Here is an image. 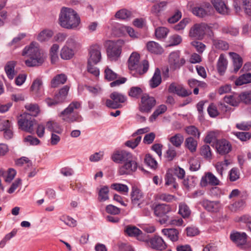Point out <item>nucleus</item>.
<instances>
[{
    "mask_svg": "<svg viewBox=\"0 0 251 251\" xmlns=\"http://www.w3.org/2000/svg\"><path fill=\"white\" fill-rule=\"evenodd\" d=\"M22 55L27 56L28 58L25 61L27 67H36L41 65L46 58L45 52L39 48L37 43L32 42L23 51Z\"/></svg>",
    "mask_w": 251,
    "mask_h": 251,
    "instance_id": "nucleus-1",
    "label": "nucleus"
},
{
    "mask_svg": "<svg viewBox=\"0 0 251 251\" xmlns=\"http://www.w3.org/2000/svg\"><path fill=\"white\" fill-rule=\"evenodd\" d=\"M59 21L60 25L62 27L73 29L78 25L80 18L73 9L63 7L60 13Z\"/></svg>",
    "mask_w": 251,
    "mask_h": 251,
    "instance_id": "nucleus-2",
    "label": "nucleus"
},
{
    "mask_svg": "<svg viewBox=\"0 0 251 251\" xmlns=\"http://www.w3.org/2000/svg\"><path fill=\"white\" fill-rule=\"evenodd\" d=\"M80 107V103L77 101H73L65 109L62 111L59 114L62 119L68 123L74 122H80L81 117L78 113L75 112V109H78Z\"/></svg>",
    "mask_w": 251,
    "mask_h": 251,
    "instance_id": "nucleus-3",
    "label": "nucleus"
},
{
    "mask_svg": "<svg viewBox=\"0 0 251 251\" xmlns=\"http://www.w3.org/2000/svg\"><path fill=\"white\" fill-rule=\"evenodd\" d=\"M124 44V41L121 39L116 41L108 40L105 42L107 56L110 60H116L118 59L121 53L122 47Z\"/></svg>",
    "mask_w": 251,
    "mask_h": 251,
    "instance_id": "nucleus-4",
    "label": "nucleus"
},
{
    "mask_svg": "<svg viewBox=\"0 0 251 251\" xmlns=\"http://www.w3.org/2000/svg\"><path fill=\"white\" fill-rule=\"evenodd\" d=\"M18 124L20 128L23 130L32 133L34 131L33 126L36 124V120L29 114L24 113L21 115Z\"/></svg>",
    "mask_w": 251,
    "mask_h": 251,
    "instance_id": "nucleus-5",
    "label": "nucleus"
},
{
    "mask_svg": "<svg viewBox=\"0 0 251 251\" xmlns=\"http://www.w3.org/2000/svg\"><path fill=\"white\" fill-rule=\"evenodd\" d=\"M171 211L170 205L165 204H159L155 206L154 212L156 216L160 217L159 222L161 224L168 223L169 216L167 214Z\"/></svg>",
    "mask_w": 251,
    "mask_h": 251,
    "instance_id": "nucleus-6",
    "label": "nucleus"
},
{
    "mask_svg": "<svg viewBox=\"0 0 251 251\" xmlns=\"http://www.w3.org/2000/svg\"><path fill=\"white\" fill-rule=\"evenodd\" d=\"M111 100L107 99L105 104L108 107L117 109L121 107V103H123L126 100V97L117 92H114L110 95Z\"/></svg>",
    "mask_w": 251,
    "mask_h": 251,
    "instance_id": "nucleus-7",
    "label": "nucleus"
},
{
    "mask_svg": "<svg viewBox=\"0 0 251 251\" xmlns=\"http://www.w3.org/2000/svg\"><path fill=\"white\" fill-rule=\"evenodd\" d=\"M192 12L195 16L203 18L212 15L213 9L209 3L204 2L202 6H197L192 8Z\"/></svg>",
    "mask_w": 251,
    "mask_h": 251,
    "instance_id": "nucleus-8",
    "label": "nucleus"
},
{
    "mask_svg": "<svg viewBox=\"0 0 251 251\" xmlns=\"http://www.w3.org/2000/svg\"><path fill=\"white\" fill-rule=\"evenodd\" d=\"M155 104L156 100L153 97H150L147 94H144L141 97L139 109L142 112L149 113Z\"/></svg>",
    "mask_w": 251,
    "mask_h": 251,
    "instance_id": "nucleus-9",
    "label": "nucleus"
},
{
    "mask_svg": "<svg viewBox=\"0 0 251 251\" xmlns=\"http://www.w3.org/2000/svg\"><path fill=\"white\" fill-rule=\"evenodd\" d=\"M207 25L205 23L195 24L189 31V36L198 40H201L205 35Z\"/></svg>",
    "mask_w": 251,
    "mask_h": 251,
    "instance_id": "nucleus-10",
    "label": "nucleus"
},
{
    "mask_svg": "<svg viewBox=\"0 0 251 251\" xmlns=\"http://www.w3.org/2000/svg\"><path fill=\"white\" fill-rule=\"evenodd\" d=\"M137 168V164L132 157L120 167L119 173L120 175H130L136 170Z\"/></svg>",
    "mask_w": 251,
    "mask_h": 251,
    "instance_id": "nucleus-11",
    "label": "nucleus"
},
{
    "mask_svg": "<svg viewBox=\"0 0 251 251\" xmlns=\"http://www.w3.org/2000/svg\"><path fill=\"white\" fill-rule=\"evenodd\" d=\"M215 146L217 152L221 155L229 153L232 149L230 143L225 139L216 140Z\"/></svg>",
    "mask_w": 251,
    "mask_h": 251,
    "instance_id": "nucleus-12",
    "label": "nucleus"
},
{
    "mask_svg": "<svg viewBox=\"0 0 251 251\" xmlns=\"http://www.w3.org/2000/svg\"><path fill=\"white\" fill-rule=\"evenodd\" d=\"M132 157V154L125 151H117L112 155V160L118 163H124Z\"/></svg>",
    "mask_w": 251,
    "mask_h": 251,
    "instance_id": "nucleus-13",
    "label": "nucleus"
},
{
    "mask_svg": "<svg viewBox=\"0 0 251 251\" xmlns=\"http://www.w3.org/2000/svg\"><path fill=\"white\" fill-rule=\"evenodd\" d=\"M101 48L98 45L92 46L89 50V58L88 62H93L94 64H97L101 59Z\"/></svg>",
    "mask_w": 251,
    "mask_h": 251,
    "instance_id": "nucleus-14",
    "label": "nucleus"
},
{
    "mask_svg": "<svg viewBox=\"0 0 251 251\" xmlns=\"http://www.w3.org/2000/svg\"><path fill=\"white\" fill-rule=\"evenodd\" d=\"M169 62L171 67L174 69L179 68L185 62L183 58H179V54L177 52H172L169 56Z\"/></svg>",
    "mask_w": 251,
    "mask_h": 251,
    "instance_id": "nucleus-15",
    "label": "nucleus"
},
{
    "mask_svg": "<svg viewBox=\"0 0 251 251\" xmlns=\"http://www.w3.org/2000/svg\"><path fill=\"white\" fill-rule=\"evenodd\" d=\"M168 91L170 93H174L181 97H186L192 94L191 91L186 90L183 86L172 83L169 87Z\"/></svg>",
    "mask_w": 251,
    "mask_h": 251,
    "instance_id": "nucleus-16",
    "label": "nucleus"
},
{
    "mask_svg": "<svg viewBox=\"0 0 251 251\" xmlns=\"http://www.w3.org/2000/svg\"><path fill=\"white\" fill-rule=\"evenodd\" d=\"M212 4L219 14L226 15L229 13V9L223 0H211Z\"/></svg>",
    "mask_w": 251,
    "mask_h": 251,
    "instance_id": "nucleus-17",
    "label": "nucleus"
},
{
    "mask_svg": "<svg viewBox=\"0 0 251 251\" xmlns=\"http://www.w3.org/2000/svg\"><path fill=\"white\" fill-rule=\"evenodd\" d=\"M208 184L211 185H218L219 180L211 173H207L204 176H203L201 181V185L203 187L207 186Z\"/></svg>",
    "mask_w": 251,
    "mask_h": 251,
    "instance_id": "nucleus-18",
    "label": "nucleus"
},
{
    "mask_svg": "<svg viewBox=\"0 0 251 251\" xmlns=\"http://www.w3.org/2000/svg\"><path fill=\"white\" fill-rule=\"evenodd\" d=\"M140 55L136 52H134L130 55L128 60V67L130 72L132 70H138L137 65L140 63Z\"/></svg>",
    "mask_w": 251,
    "mask_h": 251,
    "instance_id": "nucleus-19",
    "label": "nucleus"
},
{
    "mask_svg": "<svg viewBox=\"0 0 251 251\" xmlns=\"http://www.w3.org/2000/svg\"><path fill=\"white\" fill-rule=\"evenodd\" d=\"M150 243L151 247L156 250L162 251L166 248V244L163 240L158 236H155L154 237L150 239Z\"/></svg>",
    "mask_w": 251,
    "mask_h": 251,
    "instance_id": "nucleus-20",
    "label": "nucleus"
},
{
    "mask_svg": "<svg viewBox=\"0 0 251 251\" xmlns=\"http://www.w3.org/2000/svg\"><path fill=\"white\" fill-rule=\"evenodd\" d=\"M138 70H132L131 74L136 77L145 74L148 70L149 64L147 60H144L137 65Z\"/></svg>",
    "mask_w": 251,
    "mask_h": 251,
    "instance_id": "nucleus-21",
    "label": "nucleus"
},
{
    "mask_svg": "<svg viewBox=\"0 0 251 251\" xmlns=\"http://www.w3.org/2000/svg\"><path fill=\"white\" fill-rule=\"evenodd\" d=\"M131 199L133 204H137L138 206L140 207V204L143 200L142 192L137 188H133L131 194Z\"/></svg>",
    "mask_w": 251,
    "mask_h": 251,
    "instance_id": "nucleus-22",
    "label": "nucleus"
},
{
    "mask_svg": "<svg viewBox=\"0 0 251 251\" xmlns=\"http://www.w3.org/2000/svg\"><path fill=\"white\" fill-rule=\"evenodd\" d=\"M202 205L207 210L211 212H217L219 211L221 204L218 201H209L208 200L203 201Z\"/></svg>",
    "mask_w": 251,
    "mask_h": 251,
    "instance_id": "nucleus-23",
    "label": "nucleus"
},
{
    "mask_svg": "<svg viewBox=\"0 0 251 251\" xmlns=\"http://www.w3.org/2000/svg\"><path fill=\"white\" fill-rule=\"evenodd\" d=\"M230 239L237 246H242L246 243L247 235L245 233L236 232L231 234Z\"/></svg>",
    "mask_w": 251,
    "mask_h": 251,
    "instance_id": "nucleus-24",
    "label": "nucleus"
},
{
    "mask_svg": "<svg viewBox=\"0 0 251 251\" xmlns=\"http://www.w3.org/2000/svg\"><path fill=\"white\" fill-rule=\"evenodd\" d=\"M67 80V76L64 74H58L54 76L50 81L51 88H56L64 84Z\"/></svg>",
    "mask_w": 251,
    "mask_h": 251,
    "instance_id": "nucleus-25",
    "label": "nucleus"
},
{
    "mask_svg": "<svg viewBox=\"0 0 251 251\" xmlns=\"http://www.w3.org/2000/svg\"><path fill=\"white\" fill-rule=\"evenodd\" d=\"M148 51L155 54H161L163 52V48L156 42L149 41L146 44Z\"/></svg>",
    "mask_w": 251,
    "mask_h": 251,
    "instance_id": "nucleus-26",
    "label": "nucleus"
},
{
    "mask_svg": "<svg viewBox=\"0 0 251 251\" xmlns=\"http://www.w3.org/2000/svg\"><path fill=\"white\" fill-rule=\"evenodd\" d=\"M161 81L160 71L158 68H156L153 75L150 81V86L152 88H156L160 84Z\"/></svg>",
    "mask_w": 251,
    "mask_h": 251,
    "instance_id": "nucleus-27",
    "label": "nucleus"
},
{
    "mask_svg": "<svg viewBox=\"0 0 251 251\" xmlns=\"http://www.w3.org/2000/svg\"><path fill=\"white\" fill-rule=\"evenodd\" d=\"M162 232L173 242L176 241L178 239L179 232L175 228L163 229Z\"/></svg>",
    "mask_w": 251,
    "mask_h": 251,
    "instance_id": "nucleus-28",
    "label": "nucleus"
},
{
    "mask_svg": "<svg viewBox=\"0 0 251 251\" xmlns=\"http://www.w3.org/2000/svg\"><path fill=\"white\" fill-rule=\"evenodd\" d=\"M16 64V61H11L8 62L5 66L4 70L6 74L8 77L10 79H12L16 74L14 70Z\"/></svg>",
    "mask_w": 251,
    "mask_h": 251,
    "instance_id": "nucleus-29",
    "label": "nucleus"
},
{
    "mask_svg": "<svg viewBox=\"0 0 251 251\" xmlns=\"http://www.w3.org/2000/svg\"><path fill=\"white\" fill-rule=\"evenodd\" d=\"M25 108L28 112H26L31 117H36L40 113L39 105L36 103H28L25 105Z\"/></svg>",
    "mask_w": 251,
    "mask_h": 251,
    "instance_id": "nucleus-30",
    "label": "nucleus"
},
{
    "mask_svg": "<svg viewBox=\"0 0 251 251\" xmlns=\"http://www.w3.org/2000/svg\"><path fill=\"white\" fill-rule=\"evenodd\" d=\"M229 54L232 57L234 71L236 73L242 66L243 59L238 54L235 52H230Z\"/></svg>",
    "mask_w": 251,
    "mask_h": 251,
    "instance_id": "nucleus-31",
    "label": "nucleus"
},
{
    "mask_svg": "<svg viewBox=\"0 0 251 251\" xmlns=\"http://www.w3.org/2000/svg\"><path fill=\"white\" fill-rule=\"evenodd\" d=\"M227 62L223 54L220 55L217 62V70L218 72L222 75L226 69Z\"/></svg>",
    "mask_w": 251,
    "mask_h": 251,
    "instance_id": "nucleus-32",
    "label": "nucleus"
},
{
    "mask_svg": "<svg viewBox=\"0 0 251 251\" xmlns=\"http://www.w3.org/2000/svg\"><path fill=\"white\" fill-rule=\"evenodd\" d=\"M53 32L50 29H44L40 32L37 36V40L40 42L49 40L53 35Z\"/></svg>",
    "mask_w": 251,
    "mask_h": 251,
    "instance_id": "nucleus-33",
    "label": "nucleus"
},
{
    "mask_svg": "<svg viewBox=\"0 0 251 251\" xmlns=\"http://www.w3.org/2000/svg\"><path fill=\"white\" fill-rule=\"evenodd\" d=\"M225 101L233 106H236L240 102L239 95L234 94L233 95L226 96L224 98Z\"/></svg>",
    "mask_w": 251,
    "mask_h": 251,
    "instance_id": "nucleus-34",
    "label": "nucleus"
},
{
    "mask_svg": "<svg viewBox=\"0 0 251 251\" xmlns=\"http://www.w3.org/2000/svg\"><path fill=\"white\" fill-rule=\"evenodd\" d=\"M213 45L217 49L221 50H227L229 48L228 44L225 41L220 39H213Z\"/></svg>",
    "mask_w": 251,
    "mask_h": 251,
    "instance_id": "nucleus-35",
    "label": "nucleus"
},
{
    "mask_svg": "<svg viewBox=\"0 0 251 251\" xmlns=\"http://www.w3.org/2000/svg\"><path fill=\"white\" fill-rule=\"evenodd\" d=\"M69 88L67 85L63 86L59 90L58 93L55 95V99H57L61 103H62L68 95Z\"/></svg>",
    "mask_w": 251,
    "mask_h": 251,
    "instance_id": "nucleus-36",
    "label": "nucleus"
},
{
    "mask_svg": "<svg viewBox=\"0 0 251 251\" xmlns=\"http://www.w3.org/2000/svg\"><path fill=\"white\" fill-rule=\"evenodd\" d=\"M185 145L191 152H193L196 151L197 141L193 138L189 137L185 139Z\"/></svg>",
    "mask_w": 251,
    "mask_h": 251,
    "instance_id": "nucleus-37",
    "label": "nucleus"
},
{
    "mask_svg": "<svg viewBox=\"0 0 251 251\" xmlns=\"http://www.w3.org/2000/svg\"><path fill=\"white\" fill-rule=\"evenodd\" d=\"M74 55V51L69 47H64L60 53L61 57L64 60H69L73 57Z\"/></svg>",
    "mask_w": 251,
    "mask_h": 251,
    "instance_id": "nucleus-38",
    "label": "nucleus"
},
{
    "mask_svg": "<svg viewBox=\"0 0 251 251\" xmlns=\"http://www.w3.org/2000/svg\"><path fill=\"white\" fill-rule=\"evenodd\" d=\"M184 140L183 136L180 133H177L171 137L169 141L176 147H179Z\"/></svg>",
    "mask_w": 251,
    "mask_h": 251,
    "instance_id": "nucleus-39",
    "label": "nucleus"
},
{
    "mask_svg": "<svg viewBox=\"0 0 251 251\" xmlns=\"http://www.w3.org/2000/svg\"><path fill=\"white\" fill-rule=\"evenodd\" d=\"M125 232L129 236L137 237L141 231L135 226H127L126 227Z\"/></svg>",
    "mask_w": 251,
    "mask_h": 251,
    "instance_id": "nucleus-40",
    "label": "nucleus"
},
{
    "mask_svg": "<svg viewBox=\"0 0 251 251\" xmlns=\"http://www.w3.org/2000/svg\"><path fill=\"white\" fill-rule=\"evenodd\" d=\"M251 82V73H247L240 76L235 81L236 85H242Z\"/></svg>",
    "mask_w": 251,
    "mask_h": 251,
    "instance_id": "nucleus-41",
    "label": "nucleus"
},
{
    "mask_svg": "<svg viewBox=\"0 0 251 251\" xmlns=\"http://www.w3.org/2000/svg\"><path fill=\"white\" fill-rule=\"evenodd\" d=\"M167 3L165 1L160 2L159 3L154 4L151 8V11L154 15L158 16L161 11H163Z\"/></svg>",
    "mask_w": 251,
    "mask_h": 251,
    "instance_id": "nucleus-42",
    "label": "nucleus"
},
{
    "mask_svg": "<svg viewBox=\"0 0 251 251\" xmlns=\"http://www.w3.org/2000/svg\"><path fill=\"white\" fill-rule=\"evenodd\" d=\"M46 128L50 131L58 133H61L62 131L58 124L54 121H48L46 124Z\"/></svg>",
    "mask_w": 251,
    "mask_h": 251,
    "instance_id": "nucleus-43",
    "label": "nucleus"
},
{
    "mask_svg": "<svg viewBox=\"0 0 251 251\" xmlns=\"http://www.w3.org/2000/svg\"><path fill=\"white\" fill-rule=\"evenodd\" d=\"M167 110V107L165 105H161L157 107L153 113L150 117V121L153 122L160 114L164 113Z\"/></svg>",
    "mask_w": 251,
    "mask_h": 251,
    "instance_id": "nucleus-44",
    "label": "nucleus"
},
{
    "mask_svg": "<svg viewBox=\"0 0 251 251\" xmlns=\"http://www.w3.org/2000/svg\"><path fill=\"white\" fill-rule=\"evenodd\" d=\"M179 214L184 218L188 217L191 211L188 206L185 203H180L179 205Z\"/></svg>",
    "mask_w": 251,
    "mask_h": 251,
    "instance_id": "nucleus-45",
    "label": "nucleus"
},
{
    "mask_svg": "<svg viewBox=\"0 0 251 251\" xmlns=\"http://www.w3.org/2000/svg\"><path fill=\"white\" fill-rule=\"evenodd\" d=\"M109 189L107 187L101 188L99 192L98 200L100 201H105L109 199L108 197Z\"/></svg>",
    "mask_w": 251,
    "mask_h": 251,
    "instance_id": "nucleus-46",
    "label": "nucleus"
},
{
    "mask_svg": "<svg viewBox=\"0 0 251 251\" xmlns=\"http://www.w3.org/2000/svg\"><path fill=\"white\" fill-rule=\"evenodd\" d=\"M169 29L165 27H159L155 29V35L157 38L162 39L166 37Z\"/></svg>",
    "mask_w": 251,
    "mask_h": 251,
    "instance_id": "nucleus-47",
    "label": "nucleus"
},
{
    "mask_svg": "<svg viewBox=\"0 0 251 251\" xmlns=\"http://www.w3.org/2000/svg\"><path fill=\"white\" fill-rule=\"evenodd\" d=\"M131 16V12L125 9H121L117 11L115 14V17L118 19L125 20L126 19Z\"/></svg>",
    "mask_w": 251,
    "mask_h": 251,
    "instance_id": "nucleus-48",
    "label": "nucleus"
},
{
    "mask_svg": "<svg viewBox=\"0 0 251 251\" xmlns=\"http://www.w3.org/2000/svg\"><path fill=\"white\" fill-rule=\"evenodd\" d=\"M59 46L57 44H53L50 49V55L52 63H55L58 59L57 51Z\"/></svg>",
    "mask_w": 251,
    "mask_h": 251,
    "instance_id": "nucleus-49",
    "label": "nucleus"
},
{
    "mask_svg": "<svg viewBox=\"0 0 251 251\" xmlns=\"http://www.w3.org/2000/svg\"><path fill=\"white\" fill-rule=\"evenodd\" d=\"M239 99L246 104H251V91L242 93L239 95Z\"/></svg>",
    "mask_w": 251,
    "mask_h": 251,
    "instance_id": "nucleus-50",
    "label": "nucleus"
},
{
    "mask_svg": "<svg viewBox=\"0 0 251 251\" xmlns=\"http://www.w3.org/2000/svg\"><path fill=\"white\" fill-rule=\"evenodd\" d=\"M185 131L188 134L191 135L192 136L199 138L200 135V132L197 127L194 126H187L185 129Z\"/></svg>",
    "mask_w": 251,
    "mask_h": 251,
    "instance_id": "nucleus-51",
    "label": "nucleus"
},
{
    "mask_svg": "<svg viewBox=\"0 0 251 251\" xmlns=\"http://www.w3.org/2000/svg\"><path fill=\"white\" fill-rule=\"evenodd\" d=\"M105 78L108 81H112L116 79L118 77L117 74L112 70L107 67L104 71Z\"/></svg>",
    "mask_w": 251,
    "mask_h": 251,
    "instance_id": "nucleus-52",
    "label": "nucleus"
},
{
    "mask_svg": "<svg viewBox=\"0 0 251 251\" xmlns=\"http://www.w3.org/2000/svg\"><path fill=\"white\" fill-rule=\"evenodd\" d=\"M60 220L70 226L74 227L76 225V221L68 216H62Z\"/></svg>",
    "mask_w": 251,
    "mask_h": 251,
    "instance_id": "nucleus-53",
    "label": "nucleus"
},
{
    "mask_svg": "<svg viewBox=\"0 0 251 251\" xmlns=\"http://www.w3.org/2000/svg\"><path fill=\"white\" fill-rule=\"evenodd\" d=\"M145 163L151 168L155 169L157 166L156 161L151 156V155L147 154L145 158Z\"/></svg>",
    "mask_w": 251,
    "mask_h": 251,
    "instance_id": "nucleus-54",
    "label": "nucleus"
},
{
    "mask_svg": "<svg viewBox=\"0 0 251 251\" xmlns=\"http://www.w3.org/2000/svg\"><path fill=\"white\" fill-rule=\"evenodd\" d=\"M201 154L206 158L210 159L212 153L210 147L207 145L202 146L201 149Z\"/></svg>",
    "mask_w": 251,
    "mask_h": 251,
    "instance_id": "nucleus-55",
    "label": "nucleus"
},
{
    "mask_svg": "<svg viewBox=\"0 0 251 251\" xmlns=\"http://www.w3.org/2000/svg\"><path fill=\"white\" fill-rule=\"evenodd\" d=\"M93 62H88L87 71L88 72L95 76L99 75V70L94 66Z\"/></svg>",
    "mask_w": 251,
    "mask_h": 251,
    "instance_id": "nucleus-56",
    "label": "nucleus"
},
{
    "mask_svg": "<svg viewBox=\"0 0 251 251\" xmlns=\"http://www.w3.org/2000/svg\"><path fill=\"white\" fill-rule=\"evenodd\" d=\"M142 89L139 87H132L128 92V95L133 98H137L142 93Z\"/></svg>",
    "mask_w": 251,
    "mask_h": 251,
    "instance_id": "nucleus-57",
    "label": "nucleus"
},
{
    "mask_svg": "<svg viewBox=\"0 0 251 251\" xmlns=\"http://www.w3.org/2000/svg\"><path fill=\"white\" fill-rule=\"evenodd\" d=\"M111 187L115 190L118 191L123 193H126L128 191V188L126 185L120 184V183H115L111 185Z\"/></svg>",
    "mask_w": 251,
    "mask_h": 251,
    "instance_id": "nucleus-58",
    "label": "nucleus"
},
{
    "mask_svg": "<svg viewBox=\"0 0 251 251\" xmlns=\"http://www.w3.org/2000/svg\"><path fill=\"white\" fill-rule=\"evenodd\" d=\"M141 140V137L138 136L136 138L126 141L125 145L129 148L134 149L136 148Z\"/></svg>",
    "mask_w": 251,
    "mask_h": 251,
    "instance_id": "nucleus-59",
    "label": "nucleus"
},
{
    "mask_svg": "<svg viewBox=\"0 0 251 251\" xmlns=\"http://www.w3.org/2000/svg\"><path fill=\"white\" fill-rule=\"evenodd\" d=\"M240 140L246 141L251 138V133L250 132H237L234 133Z\"/></svg>",
    "mask_w": 251,
    "mask_h": 251,
    "instance_id": "nucleus-60",
    "label": "nucleus"
},
{
    "mask_svg": "<svg viewBox=\"0 0 251 251\" xmlns=\"http://www.w3.org/2000/svg\"><path fill=\"white\" fill-rule=\"evenodd\" d=\"M42 85V81L41 79L37 78L32 83L30 89L32 91L37 93Z\"/></svg>",
    "mask_w": 251,
    "mask_h": 251,
    "instance_id": "nucleus-61",
    "label": "nucleus"
},
{
    "mask_svg": "<svg viewBox=\"0 0 251 251\" xmlns=\"http://www.w3.org/2000/svg\"><path fill=\"white\" fill-rule=\"evenodd\" d=\"M182 41L181 37L178 35L172 36L169 40V46H176L179 44Z\"/></svg>",
    "mask_w": 251,
    "mask_h": 251,
    "instance_id": "nucleus-62",
    "label": "nucleus"
},
{
    "mask_svg": "<svg viewBox=\"0 0 251 251\" xmlns=\"http://www.w3.org/2000/svg\"><path fill=\"white\" fill-rule=\"evenodd\" d=\"M190 170L192 171H196L200 168V163L197 159H191L189 162Z\"/></svg>",
    "mask_w": 251,
    "mask_h": 251,
    "instance_id": "nucleus-63",
    "label": "nucleus"
},
{
    "mask_svg": "<svg viewBox=\"0 0 251 251\" xmlns=\"http://www.w3.org/2000/svg\"><path fill=\"white\" fill-rule=\"evenodd\" d=\"M16 175V171L14 169L9 168L7 171V174L5 178V181L7 183H10L14 178Z\"/></svg>",
    "mask_w": 251,
    "mask_h": 251,
    "instance_id": "nucleus-64",
    "label": "nucleus"
}]
</instances>
